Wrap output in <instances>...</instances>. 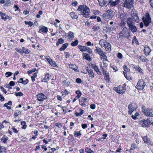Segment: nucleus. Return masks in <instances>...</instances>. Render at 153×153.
<instances>
[{
    "label": "nucleus",
    "mask_w": 153,
    "mask_h": 153,
    "mask_svg": "<svg viewBox=\"0 0 153 153\" xmlns=\"http://www.w3.org/2000/svg\"><path fill=\"white\" fill-rule=\"evenodd\" d=\"M79 104L80 105L84 107H85L86 106V104H85V102L82 101V100H79Z\"/></svg>",
    "instance_id": "obj_49"
},
{
    "label": "nucleus",
    "mask_w": 153,
    "mask_h": 153,
    "mask_svg": "<svg viewBox=\"0 0 153 153\" xmlns=\"http://www.w3.org/2000/svg\"><path fill=\"white\" fill-rule=\"evenodd\" d=\"M127 15L126 14H120V19L121 21H124L127 17Z\"/></svg>",
    "instance_id": "obj_36"
},
{
    "label": "nucleus",
    "mask_w": 153,
    "mask_h": 153,
    "mask_svg": "<svg viewBox=\"0 0 153 153\" xmlns=\"http://www.w3.org/2000/svg\"><path fill=\"white\" fill-rule=\"evenodd\" d=\"M117 56L119 59H121L123 57V56L121 53H118L117 54Z\"/></svg>",
    "instance_id": "obj_63"
},
{
    "label": "nucleus",
    "mask_w": 153,
    "mask_h": 153,
    "mask_svg": "<svg viewBox=\"0 0 153 153\" xmlns=\"http://www.w3.org/2000/svg\"><path fill=\"white\" fill-rule=\"evenodd\" d=\"M74 134L75 137H81L82 135V134L80 133V131H75L74 132Z\"/></svg>",
    "instance_id": "obj_37"
},
{
    "label": "nucleus",
    "mask_w": 153,
    "mask_h": 153,
    "mask_svg": "<svg viewBox=\"0 0 153 153\" xmlns=\"http://www.w3.org/2000/svg\"><path fill=\"white\" fill-rule=\"evenodd\" d=\"M151 123H152V122L148 119L146 120H144V121H141L140 122V125L143 127L145 126L147 127Z\"/></svg>",
    "instance_id": "obj_10"
},
{
    "label": "nucleus",
    "mask_w": 153,
    "mask_h": 153,
    "mask_svg": "<svg viewBox=\"0 0 153 153\" xmlns=\"http://www.w3.org/2000/svg\"><path fill=\"white\" fill-rule=\"evenodd\" d=\"M80 111L79 113H78L77 112H75V114H76V116L78 117L79 116H80L84 113V110L81 109H80Z\"/></svg>",
    "instance_id": "obj_43"
},
{
    "label": "nucleus",
    "mask_w": 153,
    "mask_h": 153,
    "mask_svg": "<svg viewBox=\"0 0 153 153\" xmlns=\"http://www.w3.org/2000/svg\"><path fill=\"white\" fill-rule=\"evenodd\" d=\"M86 70L88 72V74L90 75V76L91 78H93L94 77V76L93 71L91 69H89L88 68L86 69Z\"/></svg>",
    "instance_id": "obj_29"
},
{
    "label": "nucleus",
    "mask_w": 153,
    "mask_h": 153,
    "mask_svg": "<svg viewBox=\"0 0 153 153\" xmlns=\"http://www.w3.org/2000/svg\"><path fill=\"white\" fill-rule=\"evenodd\" d=\"M82 55L83 56V57L86 60L91 61V58L89 54H87L86 53H83Z\"/></svg>",
    "instance_id": "obj_31"
},
{
    "label": "nucleus",
    "mask_w": 153,
    "mask_h": 153,
    "mask_svg": "<svg viewBox=\"0 0 153 153\" xmlns=\"http://www.w3.org/2000/svg\"><path fill=\"white\" fill-rule=\"evenodd\" d=\"M23 50L24 53L26 54H28L30 52V51L27 48L23 49Z\"/></svg>",
    "instance_id": "obj_61"
},
{
    "label": "nucleus",
    "mask_w": 153,
    "mask_h": 153,
    "mask_svg": "<svg viewBox=\"0 0 153 153\" xmlns=\"http://www.w3.org/2000/svg\"><path fill=\"white\" fill-rule=\"evenodd\" d=\"M6 149L4 146H0V153H2L5 152L6 153Z\"/></svg>",
    "instance_id": "obj_44"
},
{
    "label": "nucleus",
    "mask_w": 153,
    "mask_h": 153,
    "mask_svg": "<svg viewBox=\"0 0 153 153\" xmlns=\"http://www.w3.org/2000/svg\"><path fill=\"white\" fill-rule=\"evenodd\" d=\"M123 3L122 6L123 7L129 9H131V8L133 7V0H123Z\"/></svg>",
    "instance_id": "obj_2"
},
{
    "label": "nucleus",
    "mask_w": 153,
    "mask_h": 153,
    "mask_svg": "<svg viewBox=\"0 0 153 153\" xmlns=\"http://www.w3.org/2000/svg\"><path fill=\"white\" fill-rule=\"evenodd\" d=\"M86 51L88 53H91V54L92 53V51L90 48H89L88 47H86Z\"/></svg>",
    "instance_id": "obj_55"
},
{
    "label": "nucleus",
    "mask_w": 153,
    "mask_h": 153,
    "mask_svg": "<svg viewBox=\"0 0 153 153\" xmlns=\"http://www.w3.org/2000/svg\"><path fill=\"white\" fill-rule=\"evenodd\" d=\"M104 75L105 76V80L107 81L108 80L109 78V74L106 71H104Z\"/></svg>",
    "instance_id": "obj_40"
},
{
    "label": "nucleus",
    "mask_w": 153,
    "mask_h": 153,
    "mask_svg": "<svg viewBox=\"0 0 153 153\" xmlns=\"http://www.w3.org/2000/svg\"><path fill=\"white\" fill-rule=\"evenodd\" d=\"M90 107L91 109H94L96 108V105L94 104H92L90 105Z\"/></svg>",
    "instance_id": "obj_60"
},
{
    "label": "nucleus",
    "mask_w": 153,
    "mask_h": 153,
    "mask_svg": "<svg viewBox=\"0 0 153 153\" xmlns=\"http://www.w3.org/2000/svg\"><path fill=\"white\" fill-rule=\"evenodd\" d=\"M76 82L78 83H80L82 82V80L79 78H77L76 79Z\"/></svg>",
    "instance_id": "obj_64"
},
{
    "label": "nucleus",
    "mask_w": 153,
    "mask_h": 153,
    "mask_svg": "<svg viewBox=\"0 0 153 153\" xmlns=\"http://www.w3.org/2000/svg\"><path fill=\"white\" fill-rule=\"evenodd\" d=\"M133 68L138 73H140L142 75L143 74V70L139 65H133Z\"/></svg>",
    "instance_id": "obj_15"
},
{
    "label": "nucleus",
    "mask_w": 153,
    "mask_h": 153,
    "mask_svg": "<svg viewBox=\"0 0 153 153\" xmlns=\"http://www.w3.org/2000/svg\"><path fill=\"white\" fill-rule=\"evenodd\" d=\"M8 139V137L6 135H4L1 139V141H3V142L5 143L7 140Z\"/></svg>",
    "instance_id": "obj_42"
},
{
    "label": "nucleus",
    "mask_w": 153,
    "mask_h": 153,
    "mask_svg": "<svg viewBox=\"0 0 153 153\" xmlns=\"http://www.w3.org/2000/svg\"><path fill=\"white\" fill-rule=\"evenodd\" d=\"M0 15L2 19L4 21L6 20L7 19H11V17H10L6 14L5 13H3L2 12H0Z\"/></svg>",
    "instance_id": "obj_16"
},
{
    "label": "nucleus",
    "mask_w": 153,
    "mask_h": 153,
    "mask_svg": "<svg viewBox=\"0 0 153 153\" xmlns=\"http://www.w3.org/2000/svg\"><path fill=\"white\" fill-rule=\"evenodd\" d=\"M126 24V22L124 21H121V22L120 23V26L121 27H123Z\"/></svg>",
    "instance_id": "obj_56"
},
{
    "label": "nucleus",
    "mask_w": 153,
    "mask_h": 153,
    "mask_svg": "<svg viewBox=\"0 0 153 153\" xmlns=\"http://www.w3.org/2000/svg\"><path fill=\"white\" fill-rule=\"evenodd\" d=\"M78 40H76L74 42H72L71 43V45L72 46H76L78 45Z\"/></svg>",
    "instance_id": "obj_46"
},
{
    "label": "nucleus",
    "mask_w": 153,
    "mask_h": 153,
    "mask_svg": "<svg viewBox=\"0 0 153 153\" xmlns=\"http://www.w3.org/2000/svg\"><path fill=\"white\" fill-rule=\"evenodd\" d=\"M13 74V73L10 72H7L5 73V75H6V77H8L11 76Z\"/></svg>",
    "instance_id": "obj_54"
},
{
    "label": "nucleus",
    "mask_w": 153,
    "mask_h": 153,
    "mask_svg": "<svg viewBox=\"0 0 153 153\" xmlns=\"http://www.w3.org/2000/svg\"><path fill=\"white\" fill-rule=\"evenodd\" d=\"M144 52L145 55L148 56L150 54L151 52L150 48L148 46L146 45L144 47Z\"/></svg>",
    "instance_id": "obj_19"
},
{
    "label": "nucleus",
    "mask_w": 153,
    "mask_h": 153,
    "mask_svg": "<svg viewBox=\"0 0 153 153\" xmlns=\"http://www.w3.org/2000/svg\"><path fill=\"white\" fill-rule=\"evenodd\" d=\"M121 32L123 36V37L128 38L130 36V33L128 31L127 28L126 27L124 28Z\"/></svg>",
    "instance_id": "obj_13"
},
{
    "label": "nucleus",
    "mask_w": 153,
    "mask_h": 153,
    "mask_svg": "<svg viewBox=\"0 0 153 153\" xmlns=\"http://www.w3.org/2000/svg\"><path fill=\"white\" fill-rule=\"evenodd\" d=\"M128 27H129V30L133 33L137 32V29L136 26L135 25V24L130 26Z\"/></svg>",
    "instance_id": "obj_20"
},
{
    "label": "nucleus",
    "mask_w": 153,
    "mask_h": 153,
    "mask_svg": "<svg viewBox=\"0 0 153 153\" xmlns=\"http://www.w3.org/2000/svg\"><path fill=\"white\" fill-rule=\"evenodd\" d=\"M64 42V40L62 38L58 39V42L56 43V45H58V43L60 44H62Z\"/></svg>",
    "instance_id": "obj_52"
},
{
    "label": "nucleus",
    "mask_w": 153,
    "mask_h": 153,
    "mask_svg": "<svg viewBox=\"0 0 153 153\" xmlns=\"http://www.w3.org/2000/svg\"><path fill=\"white\" fill-rule=\"evenodd\" d=\"M123 68L124 70L123 71L124 75L126 79H127V73H129L130 72V70L126 65H123Z\"/></svg>",
    "instance_id": "obj_17"
},
{
    "label": "nucleus",
    "mask_w": 153,
    "mask_h": 153,
    "mask_svg": "<svg viewBox=\"0 0 153 153\" xmlns=\"http://www.w3.org/2000/svg\"><path fill=\"white\" fill-rule=\"evenodd\" d=\"M36 98L38 101H43L47 99V96L42 93L38 94L36 95Z\"/></svg>",
    "instance_id": "obj_12"
},
{
    "label": "nucleus",
    "mask_w": 153,
    "mask_h": 153,
    "mask_svg": "<svg viewBox=\"0 0 153 153\" xmlns=\"http://www.w3.org/2000/svg\"><path fill=\"white\" fill-rule=\"evenodd\" d=\"M142 111L147 116L150 117H153V109L152 108H146L145 106L142 107Z\"/></svg>",
    "instance_id": "obj_3"
},
{
    "label": "nucleus",
    "mask_w": 153,
    "mask_h": 153,
    "mask_svg": "<svg viewBox=\"0 0 153 153\" xmlns=\"http://www.w3.org/2000/svg\"><path fill=\"white\" fill-rule=\"evenodd\" d=\"M146 85V82L144 80L140 79L138 81L136 88L139 90H143Z\"/></svg>",
    "instance_id": "obj_5"
},
{
    "label": "nucleus",
    "mask_w": 153,
    "mask_h": 153,
    "mask_svg": "<svg viewBox=\"0 0 153 153\" xmlns=\"http://www.w3.org/2000/svg\"><path fill=\"white\" fill-rule=\"evenodd\" d=\"M99 5L102 7L106 6L109 4L108 0H98Z\"/></svg>",
    "instance_id": "obj_14"
},
{
    "label": "nucleus",
    "mask_w": 153,
    "mask_h": 153,
    "mask_svg": "<svg viewBox=\"0 0 153 153\" xmlns=\"http://www.w3.org/2000/svg\"><path fill=\"white\" fill-rule=\"evenodd\" d=\"M48 31V28L42 26L39 29V33H47Z\"/></svg>",
    "instance_id": "obj_27"
},
{
    "label": "nucleus",
    "mask_w": 153,
    "mask_h": 153,
    "mask_svg": "<svg viewBox=\"0 0 153 153\" xmlns=\"http://www.w3.org/2000/svg\"><path fill=\"white\" fill-rule=\"evenodd\" d=\"M55 125L56 126L58 127L59 128H60L62 127V126H61L60 123H56L55 124Z\"/></svg>",
    "instance_id": "obj_59"
},
{
    "label": "nucleus",
    "mask_w": 153,
    "mask_h": 153,
    "mask_svg": "<svg viewBox=\"0 0 153 153\" xmlns=\"http://www.w3.org/2000/svg\"><path fill=\"white\" fill-rule=\"evenodd\" d=\"M114 16L113 12L111 9L108 10L103 14V18L105 19L112 18Z\"/></svg>",
    "instance_id": "obj_6"
},
{
    "label": "nucleus",
    "mask_w": 153,
    "mask_h": 153,
    "mask_svg": "<svg viewBox=\"0 0 153 153\" xmlns=\"http://www.w3.org/2000/svg\"><path fill=\"white\" fill-rule=\"evenodd\" d=\"M71 17L73 19H77L78 18V16L74 12H72L70 13Z\"/></svg>",
    "instance_id": "obj_30"
},
{
    "label": "nucleus",
    "mask_w": 153,
    "mask_h": 153,
    "mask_svg": "<svg viewBox=\"0 0 153 153\" xmlns=\"http://www.w3.org/2000/svg\"><path fill=\"white\" fill-rule=\"evenodd\" d=\"M106 42L105 40L102 39L100 41L99 44L102 47H103Z\"/></svg>",
    "instance_id": "obj_35"
},
{
    "label": "nucleus",
    "mask_w": 153,
    "mask_h": 153,
    "mask_svg": "<svg viewBox=\"0 0 153 153\" xmlns=\"http://www.w3.org/2000/svg\"><path fill=\"white\" fill-rule=\"evenodd\" d=\"M68 45V43H65L64 44L62 47H61L59 49V50L60 51H64L65 50L67 47Z\"/></svg>",
    "instance_id": "obj_39"
},
{
    "label": "nucleus",
    "mask_w": 153,
    "mask_h": 153,
    "mask_svg": "<svg viewBox=\"0 0 153 153\" xmlns=\"http://www.w3.org/2000/svg\"><path fill=\"white\" fill-rule=\"evenodd\" d=\"M14 117H16L19 115H20L21 114V111L19 110H16L14 112Z\"/></svg>",
    "instance_id": "obj_45"
},
{
    "label": "nucleus",
    "mask_w": 153,
    "mask_h": 153,
    "mask_svg": "<svg viewBox=\"0 0 153 153\" xmlns=\"http://www.w3.org/2000/svg\"><path fill=\"white\" fill-rule=\"evenodd\" d=\"M106 53L105 52L103 51L102 53H101L100 54V57L101 58V59L104 60H105L106 61H108V60L107 59V56L105 55V54Z\"/></svg>",
    "instance_id": "obj_24"
},
{
    "label": "nucleus",
    "mask_w": 153,
    "mask_h": 153,
    "mask_svg": "<svg viewBox=\"0 0 153 153\" xmlns=\"http://www.w3.org/2000/svg\"><path fill=\"white\" fill-rule=\"evenodd\" d=\"M45 59L47 60L49 64L51 66L57 67L58 66L56 65V62L52 60V59L50 58L49 56H45Z\"/></svg>",
    "instance_id": "obj_11"
},
{
    "label": "nucleus",
    "mask_w": 153,
    "mask_h": 153,
    "mask_svg": "<svg viewBox=\"0 0 153 153\" xmlns=\"http://www.w3.org/2000/svg\"><path fill=\"white\" fill-rule=\"evenodd\" d=\"M137 108V105L135 103H132L130 104L128 106L129 109L128 111V114L130 115Z\"/></svg>",
    "instance_id": "obj_8"
},
{
    "label": "nucleus",
    "mask_w": 153,
    "mask_h": 153,
    "mask_svg": "<svg viewBox=\"0 0 153 153\" xmlns=\"http://www.w3.org/2000/svg\"><path fill=\"white\" fill-rule=\"evenodd\" d=\"M120 2V0H116L115 1H111L110 2H109L110 5L112 6H116Z\"/></svg>",
    "instance_id": "obj_23"
},
{
    "label": "nucleus",
    "mask_w": 153,
    "mask_h": 153,
    "mask_svg": "<svg viewBox=\"0 0 153 153\" xmlns=\"http://www.w3.org/2000/svg\"><path fill=\"white\" fill-rule=\"evenodd\" d=\"M23 95V94L21 92H19L15 93V95L16 96H22Z\"/></svg>",
    "instance_id": "obj_58"
},
{
    "label": "nucleus",
    "mask_w": 153,
    "mask_h": 153,
    "mask_svg": "<svg viewBox=\"0 0 153 153\" xmlns=\"http://www.w3.org/2000/svg\"><path fill=\"white\" fill-rule=\"evenodd\" d=\"M105 49L106 51H110L111 50V45L110 44L107 42L104 45Z\"/></svg>",
    "instance_id": "obj_25"
},
{
    "label": "nucleus",
    "mask_w": 153,
    "mask_h": 153,
    "mask_svg": "<svg viewBox=\"0 0 153 153\" xmlns=\"http://www.w3.org/2000/svg\"><path fill=\"white\" fill-rule=\"evenodd\" d=\"M137 147V146L135 143H132L131 146V150H134Z\"/></svg>",
    "instance_id": "obj_51"
},
{
    "label": "nucleus",
    "mask_w": 153,
    "mask_h": 153,
    "mask_svg": "<svg viewBox=\"0 0 153 153\" xmlns=\"http://www.w3.org/2000/svg\"><path fill=\"white\" fill-rule=\"evenodd\" d=\"M86 46H82L80 45H78V48L80 50V51L82 52L85 51H86Z\"/></svg>",
    "instance_id": "obj_32"
},
{
    "label": "nucleus",
    "mask_w": 153,
    "mask_h": 153,
    "mask_svg": "<svg viewBox=\"0 0 153 153\" xmlns=\"http://www.w3.org/2000/svg\"><path fill=\"white\" fill-rule=\"evenodd\" d=\"M92 29H93V32H96L98 30L100 29V27L99 26H95L93 27Z\"/></svg>",
    "instance_id": "obj_48"
},
{
    "label": "nucleus",
    "mask_w": 153,
    "mask_h": 153,
    "mask_svg": "<svg viewBox=\"0 0 153 153\" xmlns=\"http://www.w3.org/2000/svg\"><path fill=\"white\" fill-rule=\"evenodd\" d=\"M69 68L73 69L75 71H76L78 69V67L75 64H69Z\"/></svg>",
    "instance_id": "obj_26"
},
{
    "label": "nucleus",
    "mask_w": 153,
    "mask_h": 153,
    "mask_svg": "<svg viewBox=\"0 0 153 153\" xmlns=\"http://www.w3.org/2000/svg\"><path fill=\"white\" fill-rule=\"evenodd\" d=\"M131 15L133 18V19L136 22H138L140 21V19L138 15L137 12L134 10H132L131 11Z\"/></svg>",
    "instance_id": "obj_7"
},
{
    "label": "nucleus",
    "mask_w": 153,
    "mask_h": 153,
    "mask_svg": "<svg viewBox=\"0 0 153 153\" xmlns=\"http://www.w3.org/2000/svg\"><path fill=\"white\" fill-rule=\"evenodd\" d=\"M25 24L26 25H28L29 26L31 27L33 25V23L32 22L30 21H25Z\"/></svg>",
    "instance_id": "obj_53"
},
{
    "label": "nucleus",
    "mask_w": 153,
    "mask_h": 153,
    "mask_svg": "<svg viewBox=\"0 0 153 153\" xmlns=\"http://www.w3.org/2000/svg\"><path fill=\"white\" fill-rule=\"evenodd\" d=\"M6 2L5 5L7 6H8L11 4V2L10 0H5Z\"/></svg>",
    "instance_id": "obj_57"
},
{
    "label": "nucleus",
    "mask_w": 153,
    "mask_h": 153,
    "mask_svg": "<svg viewBox=\"0 0 153 153\" xmlns=\"http://www.w3.org/2000/svg\"><path fill=\"white\" fill-rule=\"evenodd\" d=\"M29 80L27 79H26L25 80L23 81L22 82V84L24 85H26L28 83Z\"/></svg>",
    "instance_id": "obj_62"
},
{
    "label": "nucleus",
    "mask_w": 153,
    "mask_h": 153,
    "mask_svg": "<svg viewBox=\"0 0 153 153\" xmlns=\"http://www.w3.org/2000/svg\"><path fill=\"white\" fill-rule=\"evenodd\" d=\"M85 152L87 153H94V152L89 147H86L85 149Z\"/></svg>",
    "instance_id": "obj_41"
},
{
    "label": "nucleus",
    "mask_w": 153,
    "mask_h": 153,
    "mask_svg": "<svg viewBox=\"0 0 153 153\" xmlns=\"http://www.w3.org/2000/svg\"><path fill=\"white\" fill-rule=\"evenodd\" d=\"M50 79L49 74L48 73H47L45 75L44 78L43 80L45 82H47Z\"/></svg>",
    "instance_id": "obj_33"
},
{
    "label": "nucleus",
    "mask_w": 153,
    "mask_h": 153,
    "mask_svg": "<svg viewBox=\"0 0 153 153\" xmlns=\"http://www.w3.org/2000/svg\"><path fill=\"white\" fill-rule=\"evenodd\" d=\"M96 49L94 50V51L96 53H98L99 55L101 53H102L103 51L100 48L96 47Z\"/></svg>",
    "instance_id": "obj_34"
},
{
    "label": "nucleus",
    "mask_w": 153,
    "mask_h": 153,
    "mask_svg": "<svg viewBox=\"0 0 153 153\" xmlns=\"http://www.w3.org/2000/svg\"><path fill=\"white\" fill-rule=\"evenodd\" d=\"M77 10L81 11V14L85 17L88 18L89 17V13L90 12L89 8L86 5H79Z\"/></svg>",
    "instance_id": "obj_1"
},
{
    "label": "nucleus",
    "mask_w": 153,
    "mask_h": 153,
    "mask_svg": "<svg viewBox=\"0 0 153 153\" xmlns=\"http://www.w3.org/2000/svg\"><path fill=\"white\" fill-rule=\"evenodd\" d=\"M74 33L71 31H70L68 33V39L70 41H71L73 39L74 37Z\"/></svg>",
    "instance_id": "obj_22"
},
{
    "label": "nucleus",
    "mask_w": 153,
    "mask_h": 153,
    "mask_svg": "<svg viewBox=\"0 0 153 153\" xmlns=\"http://www.w3.org/2000/svg\"><path fill=\"white\" fill-rule=\"evenodd\" d=\"M126 87L125 86H119L118 87L114 88V90L117 93L120 94H123L125 91Z\"/></svg>",
    "instance_id": "obj_9"
},
{
    "label": "nucleus",
    "mask_w": 153,
    "mask_h": 153,
    "mask_svg": "<svg viewBox=\"0 0 153 153\" xmlns=\"http://www.w3.org/2000/svg\"><path fill=\"white\" fill-rule=\"evenodd\" d=\"M76 93L77 94V96L76 97V98L78 99L82 95L81 92L77 90L76 91Z\"/></svg>",
    "instance_id": "obj_50"
},
{
    "label": "nucleus",
    "mask_w": 153,
    "mask_h": 153,
    "mask_svg": "<svg viewBox=\"0 0 153 153\" xmlns=\"http://www.w3.org/2000/svg\"><path fill=\"white\" fill-rule=\"evenodd\" d=\"M143 139L144 142L146 143L147 144H151V140L146 136L143 137Z\"/></svg>",
    "instance_id": "obj_28"
},
{
    "label": "nucleus",
    "mask_w": 153,
    "mask_h": 153,
    "mask_svg": "<svg viewBox=\"0 0 153 153\" xmlns=\"http://www.w3.org/2000/svg\"><path fill=\"white\" fill-rule=\"evenodd\" d=\"M127 25L128 27L135 24L133 19L132 18H128L126 20Z\"/></svg>",
    "instance_id": "obj_18"
},
{
    "label": "nucleus",
    "mask_w": 153,
    "mask_h": 153,
    "mask_svg": "<svg viewBox=\"0 0 153 153\" xmlns=\"http://www.w3.org/2000/svg\"><path fill=\"white\" fill-rule=\"evenodd\" d=\"M21 125L23 126L22 128L23 129H25L27 127V125H26V122L25 121H22L21 122Z\"/></svg>",
    "instance_id": "obj_47"
},
{
    "label": "nucleus",
    "mask_w": 153,
    "mask_h": 153,
    "mask_svg": "<svg viewBox=\"0 0 153 153\" xmlns=\"http://www.w3.org/2000/svg\"><path fill=\"white\" fill-rule=\"evenodd\" d=\"M139 58L140 60L142 62H144L146 61L148 62L149 61V60H148L144 56H139Z\"/></svg>",
    "instance_id": "obj_38"
},
{
    "label": "nucleus",
    "mask_w": 153,
    "mask_h": 153,
    "mask_svg": "<svg viewBox=\"0 0 153 153\" xmlns=\"http://www.w3.org/2000/svg\"><path fill=\"white\" fill-rule=\"evenodd\" d=\"M92 68L94 69V70L97 72L98 74L101 75V72L99 71V68L98 66L94 65L92 64L91 66Z\"/></svg>",
    "instance_id": "obj_21"
},
{
    "label": "nucleus",
    "mask_w": 153,
    "mask_h": 153,
    "mask_svg": "<svg viewBox=\"0 0 153 153\" xmlns=\"http://www.w3.org/2000/svg\"><path fill=\"white\" fill-rule=\"evenodd\" d=\"M144 25L146 27H148L149 23L151 22V18L149 16V14L148 13H147L145 16L142 18Z\"/></svg>",
    "instance_id": "obj_4"
}]
</instances>
